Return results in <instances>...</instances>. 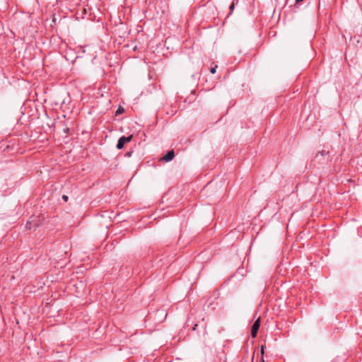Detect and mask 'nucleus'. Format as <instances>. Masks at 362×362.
Returning <instances> with one entry per match:
<instances>
[{"mask_svg":"<svg viewBox=\"0 0 362 362\" xmlns=\"http://www.w3.org/2000/svg\"><path fill=\"white\" fill-rule=\"evenodd\" d=\"M132 153L133 151H129V152H127L125 154H124V156L125 157H131L132 155Z\"/></svg>","mask_w":362,"mask_h":362,"instance_id":"obj_7","label":"nucleus"},{"mask_svg":"<svg viewBox=\"0 0 362 362\" xmlns=\"http://www.w3.org/2000/svg\"><path fill=\"white\" fill-rule=\"evenodd\" d=\"M124 112V108H122V107H119V108L117 109V110L116 111L115 115H119V114H121V113H122V112Z\"/></svg>","mask_w":362,"mask_h":362,"instance_id":"obj_5","label":"nucleus"},{"mask_svg":"<svg viewBox=\"0 0 362 362\" xmlns=\"http://www.w3.org/2000/svg\"><path fill=\"white\" fill-rule=\"evenodd\" d=\"M263 351H264V346H262V353H263Z\"/></svg>","mask_w":362,"mask_h":362,"instance_id":"obj_11","label":"nucleus"},{"mask_svg":"<svg viewBox=\"0 0 362 362\" xmlns=\"http://www.w3.org/2000/svg\"><path fill=\"white\" fill-rule=\"evenodd\" d=\"M234 6H235V4H234V2H233V3L230 4V7H229V8H230V13L233 11V9H234Z\"/></svg>","mask_w":362,"mask_h":362,"instance_id":"obj_8","label":"nucleus"},{"mask_svg":"<svg viewBox=\"0 0 362 362\" xmlns=\"http://www.w3.org/2000/svg\"><path fill=\"white\" fill-rule=\"evenodd\" d=\"M303 1V0H296V3H300V2Z\"/></svg>","mask_w":362,"mask_h":362,"instance_id":"obj_10","label":"nucleus"},{"mask_svg":"<svg viewBox=\"0 0 362 362\" xmlns=\"http://www.w3.org/2000/svg\"><path fill=\"white\" fill-rule=\"evenodd\" d=\"M320 154L321 156H327L329 157V151H322L317 153L316 155V158L318 157V155Z\"/></svg>","mask_w":362,"mask_h":362,"instance_id":"obj_4","label":"nucleus"},{"mask_svg":"<svg viewBox=\"0 0 362 362\" xmlns=\"http://www.w3.org/2000/svg\"><path fill=\"white\" fill-rule=\"evenodd\" d=\"M132 137L133 136L132 135H130L129 136H121L119 139H118V141H117V148L118 149H122L124 148V146L127 144V143H129L131 141V140L132 139Z\"/></svg>","mask_w":362,"mask_h":362,"instance_id":"obj_1","label":"nucleus"},{"mask_svg":"<svg viewBox=\"0 0 362 362\" xmlns=\"http://www.w3.org/2000/svg\"><path fill=\"white\" fill-rule=\"evenodd\" d=\"M62 199H63V200H64L65 202H67V200H68V199H69V198H68V196H66V195H63V196H62Z\"/></svg>","mask_w":362,"mask_h":362,"instance_id":"obj_9","label":"nucleus"},{"mask_svg":"<svg viewBox=\"0 0 362 362\" xmlns=\"http://www.w3.org/2000/svg\"><path fill=\"white\" fill-rule=\"evenodd\" d=\"M260 326V318L259 317L257 319L255 322L253 323L251 329V336L252 338H255L257 337V332L259 329Z\"/></svg>","mask_w":362,"mask_h":362,"instance_id":"obj_2","label":"nucleus"},{"mask_svg":"<svg viewBox=\"0 0 362 362\" xmlns=\"http://www.w3.org/2000/svg\"><path fill=\"white\" fill-rule=\"evenodd\" d=\"M216 68H217V66H215L214 67L211 68V69H210V72H211V74H215V73H216Z\"/></svg>","mask_w":362,"mask_h":362,"instance_id":"obj_6","label":"nucleus"},{"mask_svg":"<svg viewBox=\"0 0 362 362\" xmlns=\"http://www.w3.org/2000/svg\"><path fill=\"white\" fill-rule=\"evenodd\" d=\"M175 157V153L173 150L168 151L166 154L163 156V160L165 162H169L173 159Z\"/></svg>","mask_w":362,"mask_h":362,"instance_id":"obj_3","label":"nucleus"}]
</instances>
